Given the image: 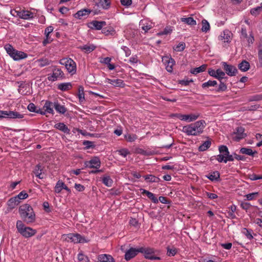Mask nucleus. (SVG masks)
I'll return each instance as SVG.
<instances>
[{
    "label": "nucleus",
    "mask_w": 262,
    "mask_h": 262,
    "mask_svg": "<svg viewBox=\"0 0 262 262\" xmlns=\"http://www.w3.org/2000/svg\"><path fill=\"white\" fill-rule=\"evenodd\" d=\"M206 123L201 120L183 127L182 131L189 136H198L203 132Z\"/></svg>",
    "instance_id": "obj_1"
},
{
    "label": "nucleus",
    "mask_w": 262,
    "mask_h": 262,
    "mask_svg": "<svg viewBox=\"0 0 262 262\" xmlns=\"http://www.w3.org/2000/svg\"><path fill=\"white\" fill-rule=\"evenodd\" d=\"M21 218L27 224L33 223L35 221V214L32 207L28 204H24L19 208Z\"/></svg>",
    "instance_id": "obj_2"
},
{
    "label": "nucleus",
    "mask_w": 262,
    "mask_h": 262,
    "mask_svg": "<svg viewBox=\"0 0 262 262\" xmlns=\"http://www.w3.org/2000/svg\"><path fill=\"white\" fill-rule=\"evenodd\" d=\"M16 226L18 232L26 238L31 237L36 233L35 230L25 226L23 222L20 220L17 221Z\"/></svg>",
    "instance_id": "obj_3"
},
{
    "label": "nucleus",
    "mask_w": 262,
    "mask_h": 262,
    "mask_svg": "<svg viewBox=\"0 0 262 262\" xmlns=\"http://www.w3.org/2000/svg\"><path fill=\"white\" fill-rule=\"evenodd\" d=\"M4 48L7 53L15 60L24 59L27 57L26 53L14 49L10 44L6 45Z\"/></svg>",
    "instance_id": "obj_4"
},
{
    "label": "nucleus",
    "mask_w": 262,
    "mask_h": 262,
    "mask_svg": "<svg viewBox=\"0 0 262 262\" xmlns=\"http://www.w3.org/2000/svg\"><path fill=\"white\" fill-rule=\"evenodd\" d=\"M62 238L67 242L74 243H84L88 242V241L86 240L84 237L78 233L64 234L62 235Z\"/></svg>",
    "instance_id": "obj_5"
},
{
    "label": "nucleus",
    "mask_w": 262,
    "mask_h": 262,
    "mask_svg": "<svg viewBox=\"0 0 262 262\" xmlns=\"http://www.w3.org/2000/svg\"><path fill=\"white\" fill-rule=\"evenodd\" d=\"M139 251L144 254V257L146 259L150 260H160L161 258L159 256L153 255L155 253V250L151 248H139Z\"/></svg>",
    "instance_id": "obj_6"
},
{
    "label": "nucleus",
    "mask_w": 262,
    "mask_h": 262,
    "mask_svg": "<svg viewBox=\"0 0 262 262\" xmlns=\"http://www.w3.org/2000/svg\"><path fill=\"white\" fill-rule=\"evenodd\" d=\"M3 118L21 119L24 118V115L14 111H0V119Z\"/></svg>",
    "instance_id": "obj_7"
},
{
    "label": "nucleus",
    "mask_w": 262,
    "mask_h": 262,
    "mask_svg": "<svg viewBox=\"0 0 262 262\" xmlns=\"http://www.w3.org/2000/svg\"><path fill=\"white\" fill-rule=\"evenodd\" d=\"M60 63L64 65L69 73H74L76 72L75 62L71 58L62 59L60 61Z\"/></svg>",
    "instance_id": "obj_8"
},
{
    "label": "nucleus",
    "mask_w": 262,
    "mask_h": 262,
    "mask_svg": "<svg viewBox=\"0 0 262 262\" xmlns=\"http://www.w3.org/2000/svg\"><path fill=\"white\" fill-rule=\"evenodd\" d=\"M221 64L225 73L229 76H235L238 73L236 68L232 64H228L226 62H222Z\"/></svg>",
    "instance_id": "obj_9"
},
{
    "label": "nucleus",
    "mask_w": 262,
    "mask_h": 262,
    "mask_svg": "<svg viewBox=\"0 0 262 262\" xmlns=\"http://www.w3.org/2000/svg\"><path fill=\"white\" fill-rule=\"evenodd\" d=\"M244 132L245 129L244 127L242 126L237 127L236 132H234L231 135L232 139L235 141L238 142L246 136V134L244 133Z\"/></svg>",
    "instance_id": "obj_10"
},
{
    "label": "nucleus",
    "mask_w": 262,
    "mask_h": 262,
    "mask_svg": "<svg viewBox=\"0 0 262 262\" xmlns=\"http://www.w3.org/2000/svg\"><path fill=\"white\" fill-rule=\"evenodd\" d=\"M64 77V73L60 69L54 68L52 74L48 77V79L50 81H55L58 79H63Z\"/></svg>",
    "instance_id": "obj_11"
},
{
    "label": "nucleus",
    "mask_w": 262,
    "mask_h": 262,
    "mask_svg": "<svg viewBox=\"0 0 262 262\" xmlns=\"http://www.w3.org/2000/svg\"><path fill=\"white\" fill-rule=\"evenodd\" d=\"M162 62L166 66V69L168 72L172 71V67L174 65L175 61L171 57L165 56L162 58Z\"/></svg>",
    "instance_id": "obj_12"
},
{
    "label": "nucleus",
    "mask_w": 262,
    "mask_h": 262,
    "mask_svg": "<svg viewBox=\"0 0 262 262\" xmlns=\"http://www.w3.org/2000/svg\"><path fill=\"white\" fill-rule=\"evenodd\" d=\"M101 164L99 159L97 157H95L89 161L85 162V165L86 167L90 168H98L100 167Z\"/></svg>",
    "instance_id": "obj_13"
},
{
    "label": "nucleus",
    "mask_w": 262,
    "mask_h": 262,
    "mask_svg": "<svg viewBox=\"0 0 262 262\" xmlns=\"http://www.w3.org/2000/svg\"><path fill=\"white\" fill-rule=\"evenodd\" d=\"M106 25V22L104 21L93 20L88 24V27L91 29L100 30Z\"/></svg>",
    "instance_id": "obj_14"
},
{
    "label": "nucleus",
    "mask_w": 262,
    "mask_h": 262,
    "mask_svg": "<svg viewBox=\"0 0 262 262\" xmlns=\"http://www.w3.org/2000/svg\"><path fill=\"white\" fill-rule=\"evenodd\" d=\"M177 116L181 120H184L188 122H191L196 120L199 117V114H189V115H182L177 114Z\"/></svg>",
    "instance_id": "obj_15"
},
{
    "label": "nucleus",
    "mask_w": 262,
    "mask_h": 262,
    "mask_svg": "<svg viewBox=\"0 0 262 262\" xmlns=\"http://www.w3.org/2000/svg\"><path fill=\"white\" fill-rule=\"evenodd\" d=\"M232 35V34L229 30H225L221 33L219 38L225 42H229L230 41Z\"/></svg>",
    "instance_id": "obj_16"
},
{
    "label": "nucleus",
    "mask_w": 262,
    "mask_h": 262,
    "mask_svg": "<svg viewBox=\"0 0 262 262\" xmlns=\"http://www.w3.org/2000/svg\"><path fill=\"white\" fill-rule=\"evenodd\" d=\"M139 252H140L139 248H131L125 252V259L126 260H129L136 256Z\"/></svg>",
    "instance_id": "obj_17"
},
{
    "label": "nucleus",
    "mask_w": 262,
    "mask_h": 262,
    "mask_svg": "<svg viewBox=\"0 0 262 262\" xmlns=\"http://www.w3.org/2000/svg\"><path fill=\"white\" fill-rule=\"evenodd\" d=\"M17 15L20 18L24 19H28L33 17V13L26 10H21L19 11H16Z\"/></svg>",
    "instance_id": "obj_18"
},
{
    "label": "nucleus",
    "mask_w": 262,
    "mask_h": 262,
    "mask_svg": "<svg viewBox=\"0 0 262 262\" xmlns=\"http://www.w3.org/2000/svg\"><path fill=\"white\" fill-rule=\"evenodd\" d=\"M65 189L69 192H71V190L65 185V184L61 181H58L54 188V191L56 193H59L62 189Z\"/></svg>",
    "instance_id": "obj_19"
},
{
    "label": "nucleus",
    "mask_w": 262,
    "mask_h": 262,
    "mask_svg": "<svg viewBox=\"0 0 262 262\" xmlns=\"http://www.w3.org/2000/svg\"><path fill=\"white\" fill-rule=\"evenodd\" d=\"M91 11L88 9H83L78 11L76 13L74 14V16L76 18L81 19L83 17L88 16Z\"/></svg>",
    "instance_id": "obj_20"
},
{
    "label": "nucleus",
    "mask_w": 262,
    "mask_h": 262,
    "mask_svg": "<svg viewBox=\"0 0 262 262\" xmlns=\"http://www.w3.org/2000/svg\"><path fill=\"white\" fill-rule=\"evenodd\" d=\"M98 259L99 262H115L112 256L106 254L99 255Z\"/></svg>",
    "instance_id": "obj_21"
},
{
    "label": "nucleus",
    "mask_w": 262,
    "mask_h": 262,
    "mask_svg": "<svg viewBox=\"0 0 262 262\" xmlns=\"http://www.w3.org/2000/svg\"><path fill=\"white\" fill-rule=\"evenodd\" d=\"M106 81L116 87L123 88L125 86V83L121 79H110L106 78Z\"/></svg>",
    "instance_id": "obj_22"
},
{
    "label": "nucleus",
    "mask_w": 262,
    "mask_h": 262,
    "mask_svg": "<svg viewBox=\"0 0 262 262\" xmlns=\"http://www.w3.org/2000/svg\"><path fill=\"white\" fill-rule=\"evenodd\" d=\"M19 203L20 201L18 200V199L16 196L10 198L7 202L8 209L10 210L14 209Z\"/></svg>",
    "instance_id": "obj_23"
},
{
    "label": "nucleus",
    "mask_w": 262,
    "mask_h": 262,
    "mask_svg": "<svg viewBox=\"0 0 262 262\" xmlns=\"http://www.w3.org/2000/svg\"><path fill=\"white\" fill-rule=\"evenodd\" d=\"M53 107L54 103L49 101H47L43 105V109L45 112H46V113H47L53 114L54 113Z\"/></svg>",
    "instance_id": "obj_24"
},
{
    "label": "nucleus",
    "mask_w": 262,
    "mask_h": 262,
    "mask_svg": "<svg viewBox=\"0 0 262 262\" xmlns=\"http://www.w3.org/2000/svg\"><path fill=\"white\" fill-rule=\"evenodd\" d=\"M54 127L59 130L66 133L67 134H70V129L68 126H66L63 123H58L55 124Z\"/></svg>",
    "instance_id": "obj_25"
},
{
    "label": "nucleus",
    "mask_w": 262,
    "mask_h": 262,
    "mask_svg": "<svg viewBox=\"0 0 262 262\" xmlns=\"http://www.w3.org/2000/svg\"><path fill=\"white\" fill-rule=\"evenodd\" d=\"M54 107L58 113L62 114H64L67 111L64 105L60 104L58 102H54Z\"/></svg>",
    "instance_id": "obj_26"
},
{
    "label": "nucleus",
    "mask_w": 262,
    "mask_h": 262,
    "mask_svg": "<svg viewBox=\"0 0 262 262\" xmlns=\"http://www.w3.org/2000/svg\"><path fill=\"white\" fill-rule=\"evenodd\" d=\"M250 64L247 61L244 60L238 64L239 69L243 72H246L250 69Z\"/></svg>",
    "instance_id": "obj_27"
},
{
    "label": "nucleus",
    "mask_w": 262,
    "mask_h": 262,
    "mask_svg": "<svg viewBox=\"0 0 262 262\" xmlns=\"http://www.w3.org/2000/svg\"><path fill=\"white\" fill-rule=\"evenodd\" d=\"M142 194H146L147 196L150 199L153 203H157L158 202V199L155 196L154 194L145 189H142Z\"/></svg>",
    "instance_id": "obj_28"
},
{
    "label": "nucleus",
    "mask_w": 262,
    "mask_h": 262,
    "mask_svg": "<svg viewBox=\"0 0 262 262\" xmlns=\"http://www.w3.org/2000/svg\"><path fill=\"white\" fill-rule=\"evenodd\" d=\"M96 47L93 45H85L83 46H80L79 49L81 50H84L85 53H90L94 51Z\"/></svg>",
    "instance_id": "obj_29"
},
{
    "label": "nucleus",
    "mask_w": 262,
    "mask_h": 262,
    "mask_svg": "<svg viewBox=\"0 0 262 262\" xmlns=\"http://www.w3.org/2000/svg\"><path fill=\"white\" fill-rule=\"evenodd\" d=\"M240 152L243 154H245L249 156H254L255 154H257L256 151H253L251 148L243 147L240 149Z\"/></svg>",
    "instance_id": "obj_30"
},
{
    "label": "nucleus",
    "mask_w": 262,
    "mask_h": 262,
    "mask_svg": "<svg viewBox=\"0 0 262 262\" xmlns=\"http://www.w3.org/2000/svg\"><path fill=\"white\" fill-rule=\"evenodd\" d=\"M215 73L216 74V79L219 81L223 80V79H227V77H225L226 73L223 72L221 69H218L216 70Z\"/></svg>",
    "instance_id": "obj_31"
},
{
    "label": "nucleus",
    "mask_w": 262,
    "mask_h": 262,
    "mask_svg": "<svg viewBox=\"0 0 262 262\" xmlns=\"http://www.w3.org/2000/svg\"><path fill=\"white\" fill-rule=\"evenodd\" d=\"M102 181L107 187H111L113 183V180L108 176H103L102 178Z\"/></svg>",
    "instance_id": "obj_32"
},
{
    "label": "nucleus",
    "mask_w": 262,
    "mask_h": 262,
    "mask_svg": "<svg viewBox=\"0 0 262 262\" xmlns=\"http://www.w3.org/2000/svg\"><path fill=\"white\" fill-rule=\"evenodd\" d=\"M181 20L182 22H184L190 26H195L196 25V21L194 20V19L191 17L181 18Z\"/></svg>",
    "instance_id": "obj_33"
},
{
    "label": "nucleus",
    "mask_w": 262,
    "mask_h": 262,
    "mask_svg": "<svg viewBox=\"0 0 262 262\" xmlns=\"http://www.w3.org/2000/svg\"><path fill=\"white\" fill-rule=\"evenodd\" d=\"M72 88V85L70 83H62L58 84V89L62 91H66Z\"/></svg>",
    "instance_id": "obj_34"
},
{
    "label": "nucleus",
    "mask_w": 262,
    "mask_h": 262,
    "mask_svg": "<svg viewBox=\"0 0 262 262\" xmlns=\"http://www.w3.org/2000/svg\"><path fill=\"white\" fill-rule=\"evenodd\" d=\"M206 69V65L203 64L201 66L195 68L191 70L190 72L193 74H196L198 73L205 71Z\"/></svg>",
    "instance_id": "obj_35"
},
{
    "label": "nucleus",
    "mask_w": 262,
    "mask_h": 262,
    "mask_svg": "<svg viewBox=\"0 0 262 262\" xmlns=\"http://www.w3.org/2000/svg\"><path fill=\"white\" fill-rule=\"evenodd\" d=\"M145 180H146L148 182H156L158 183L160 181L159 178H157L152 175H146L144 176Z\"/></svg>",
    "instance_id": "obj_36"
},
{
    "label": "nucleus",
    "mask_w": 262,
    "mask_h": 262,
    "mask_svg": "<svg viewBox=\"0 0 262 262\" xmlns=\"http://www.w3.org/2000/svg\"><path fill=\"white\" fill-rule=\"evenodd\" d=\"M202 27L201 30L203 32H207L210 30V27L209 23L206 19H203L202 21Z\"/></svg>",
    "instance_id": "obj_37"
},
{
    "label": "nucleus",
    "mask_w": 262,
    "mask_h": 262,
    "mask_svg": "<svg viewBox=\"0 0 262 262\" xmlns=\"http://www.w3.org/2000/svg\"><path fill=\"white\" fill-rule=\"evenodd\" d=\"M207 178L211 181L217 180L220 178V173L217 171L212 172L209 174Z\"/></svg>",
    "instance_id": "obj_38"
},
{
    "label": "nucleus",
    "mask_w": 262,
    "mask_h": 262,
    "mask_svg": "<svg viewBox=\"0 0 262 262\" xmlns=\"http://www.w3.org/2000/svg\"><path fill=\"white\" fill-rule=\"evenodd\" d=\"M219 150L221 155L226 157L229 154L228 147L225 145H221L219 147Z\"/></svg>",
    "instance_id": "obj_39"
},
{
    "label": "nucleus",
    "mask_w": 262,
    "mask_h": 262,
    "mask_svg": "<svg viewBox=\"0 0 262 262\" xmlns=\"http://www.w3.org/2000/svg\"><path fill=\"white\" fill-rule=\"evenodd\" d=\"M211 145V141H206L199 147V150L201 151H205Z\"/></svg>",
    "instance_id": "obj_40"
},
{
    "label": "nucleus",
    "mask_w": 262,
    "mask_h": 262,
    "mask_svg": "<svg viewBox=\"0 0 262 262\" xmlns=\"http://www.w3.org/2000/svg\"><path fill=\"white\" fill-rule=\"evenodd\" d=\"M100 5L104 9H108L110 7L111 0H100Z\"/></svg>",
    "instance_id": "obj_41"
},
{
    "label": "nucleus",
    "mask_w": 262,
    "mask_h": 262,
    "mask_svg": "<svg viewBox=\"0 0 262 262\" xmlns=\"http://www.w3.org/2000/svg\"><path fill=\"white\" fill-rule=\"evenodd\" d=\"M78 98L79 99V101L80 102H82L85 100L84 98V89L82 86H79L78 88Z\"/></svg>",
    "instance_id": "obj_42"
},
{
    "label": "nucleus",
    "mask_w": 262,
    "mask_h": 262,
    "mask_svg": "<svg viewBox=\"0 0 262 262\" xmlns=\"http://www.w3.org/2000/svg\"><path fill=\"white\" fill-rule=\"evenodd\" d=\"M216 84L217 82L215 80H209L207 82L203 83L202 86L203 88H206L209 86H214Z\"/></svg>",
    "instance_id": "obj_43"
},
{
    "label": "nucleus",
    "mask_w": 262,
    "mask_h": 262,
    "mask_svg": "<svg viewBox=\"0 0 262 262\" xmlns=\"http://www.w3.org/2000/svg\"><path fill=\"white\" fill-rule=\"evenodd\" d=\"M252 230H249L244 228L242 230V233L245 234L249 239L251 240L253 237L252 235Z\"/></svg>",
    "instance_id": "obj_44"
},
{
    "label": "nucleus",
    "mask_w": 262,
    "mask_h": 262,
    "mask_svg": "<svg viewBox=\"0 0 262 262\" xmlns=\"http://www.w3.org/2000/svg\"><path fill=\"white\" fill-rule=\"evenodd\" d=\"M125 139L128 142H134L137 139V136L135 134H128L124 136Z\"/></svg>",
    "instance_id": "obj_45"
},
{
    "label": "nucleus",
    "mask_w": 262,
    "mask_h": 262,
    "mask_svg": "<svg viewBox=\"0 0 262 262\" xmlns=\"http://www.w3.org/2000/svg\"><path fill=\"white\" fill-rule=\"evenodd\" d=\"M185 48V43L183 42H180L176 47H173V49L177 52L183 51Z\"/></svg>",
    "instance_id": "obj_46"
},
{
    "label": "nucleus",
    "mask_w": 262,
    "mask_h": 262,
    "mask_svg": "<svg viewBox=\"0 0 262 262\" xmlns=\"http://www.w3.org/2000/svg\"><path fill=\"white\" fill-rule=\"evenodd\" d=\"M167 255L168 256H174L177 253V250L175 248H170L169 247H167Z\"/></svg>",
    "instance_id": "obj_47"
},
{
    "label": "nucleus",
    "mask_w": 262,
    "mask_h": 262,
    "mask_svg": "<svg viewBox=\"0 0 262 262\" xmlns=\"http://www.w3.org/2000/svg\"><path fill=\"white\" fill-rule=\"evenodd\" d=\"M38 62L39 63V66L41 67L48 66L50 63V61L47 58L39 59Z\"/></svg>",
    "instance_id": "obj_48"
},
{
    "label": "nucleus",
    "mask_w": 262,
    "mask_h": 262,
    "mask_svg": "<svg viewBox=\"0 0 262 262\" xmlns=\"http://www.w3.org/2000/svg\"><path fill=\"white\" fill-rule=\"evenodd\" d=\"M220 81V83L219 84V88H218L217 90H216V91L217 92L225 91L227 89V85L224 83V82L223 81V80H221Z\"/></svg>",
    "instance_id": "obj_49"
},
{
    "label": "nucleus",
    "mask_w": 262,
    "mask_h": 262,
    "mask_svg": "<svg viewBox=\"0 0 262 262\" xmlns=\"http://www.w3.org/2000/svg\"><path fill=\"white\" fill-rule=\"evenodd\" d=\"M262 11V7L258 6L251 10L250 13L252 15H257Z\"/></svg>",
    "instance_id": "obj_50"
},
{
    "label": "nucleus",
    "mask_w": 262,
    "mask_h": 262,
    "mask_svg": "<svg viewBox=\"0 0 262 262\" xmlns=\"http://www.w3.org/2000/svg\"><path fill=\"white\" fill-rule=\"evenodd\" d=\"M83 145L85 146V148L86 149H89L90 148H94L95 147L94 142L90 141H84L83 142Z\"/></svg>",
    "instance_id": "obj_51"
},
{
    "label": "nucleus",
    "mask_w": 262,
    "mask_h": 262,
    "mask_svg": "<svg viewBox=\"0 0 262 262\" xmlns=\"http://www.w3.org/2000/svg\"><path fill=\"white\" fill-rule=\"evenodd\" d=\"M258 57L259 64L260 66L262 67V45H259L258 47Z\"/></svg>",
    "instance_id": "obj_52"
},
{
    "label": "nucleus",
    "mask_w": 262,
    "mask_h": 262,
    "mask_svg": "<svg viewBox=\"0 0 262 262\" xmlns=\"http://www.w3.org/2000/svg\"><path fill=\"white\" fill-rule=\"evenodd\" d=\"M15 196L18 199V200L19 201V200L27 198L28 197V194L25 191H22Z\"/></svg>",
    "instance_id": "obj_53"
},
{
    "label": "nucleus",
    "mask_w": 262,
    "mask_h": 262,
    "mask_svg": "<svg viewBox=\"0 0 262 262\" xmlns=\"http://www.w3.org/2000/svg\"><path fill=\"white\" fill-rule=\"evenodd\" d=\"M262 100V94L255 95L251 97L250 101H258Z\"/></svg>",
    "instance_id": "obj_54"
},
{
    "label": "nucleus",
    "mask_w": 262,
    "mask_h": 262,
    "mask_svg": "<svg viewBox=\"0 0 262 262\" xmlns=\"http://www.w3.org/2000/svg\"><path fill=\"white\" fill-rule=\"evenodd\" d=\"M258 195V192H253L247 194L245 195L247 200L250 201L254 199L255 197Z\"/></svg>",
    "instance_id": "obj_55"
},
{
    "label": "nucleus",
    "mask_w": 262,
    "mask_h": 262,
    "mask_svg": "<svg viewBox=\"0 0 262 262\" xmlns=\"http://www.w3.org/2000/svg\"><path fill=\"white\" fill-rule=\"evenodd\" d=\"M78 259L79 261H82L84 262H88L89 259L86 256L84 255L82 253H79L78 255Z\"/></svg>",
    "instance_id": "obj_56"
},
{
    "label": "nucleus",
    "mask_w": 262,
    "mask_h": 262,
    "mask_svg": "<svg viewBox=\"0 0 262 262\" xmlns=\"http://www.w3.org/2000/svg\"><path fill=\"white\" fill-rule=\"evenodd\" d=\"M172 30L170 27H166L163 31H161L158 33V35H166L170 33Z\"/></svg>",
    "instance_id": "obj_57"
},
{
    "label": "nucleus",
    "mask_w": 262,
    "mask_h": 262,
    "mask_svg": "<svg viewBox=\"0 0 262 262\" xmlns=\"http://www.w3.org/2000/svg\"><path fill=\"white\" fill-rule=\"evenodd\" d=\"M117 152L119 154V155L124 157H126V156L129 154V151L127 149L124 148L117 150Z\"/></svg>",
    "instance_id": "obj_58"
},
{
    "label": "nucleus",
    "mask_w": 262,
    "mask_h": 262,
    "mask_svg": "<svg viewBox=\"0 0 262 262\" xmlns=\"http://www.w3.org/2000/svg\"><path fill=\"white\" fill-rule=\"evenodd\" d=\"M251 206V205H250V204L249 203H247V202H243L241 204V207L244 210H248L250 207Z\"/></svg>",
    "instance_id": "obj_59"
},
{
    "label": "nucleus",
    "mask_w": 262,
    "mask_h": 262,
    "mask_svg": "<svg viewBox=\"0 0 262 262\" xmlns=\"http://www.w3.org/2000/svg\"><path fill=\"white\" fill-rule=\"evenodd\" d=\"M114 30L112 28H104L102 29V32L105 34L106 35H108L110 34H112V32H114Z\"/></svg>",
    "instance_id": "obj_60"
},
{
    "label": "nucleus",
    "mask_w": 262,
    "mask_h": 262,
    "mask_svg": "<svg viewBox=\"0 0 262 262\" xmlns=\"http://www.w3.org/2000/svg\"><path fill=\"white\" fill-rule=\"evenodd\" d=\"M235 210H236V206L235 205H232L231 206V212L229 213V215L232 219H235L236 217L234 213Z\"/></svg>",
    "instance_id": "obj_61"
},
{
    "label": "nucleus",
    "mask_w": 262,
    "mask_h": 262,
    "mask_svg": "<svg viewBox=\"0 0 262 262\" xmlns=\"http://www.w3.org/2000/svg\"><path fill=\"white\" fill-rule=\"evenodd\" d=\"M121 4L123 6L128 7L131 5L132 3V0H120Z\"/></svg>",
    "instance_id": "obj_62"
},
{
    "label": "nucleus",
    "mask_w": 262,
    "mask_h": 262,
    "mask_svg": "<svg viewBox=\"0 0 262 262\" xmlns=\"http://www.w3.org/2000/svg\"><path fill=\"white\" fill-rule=\"evenodd\" d=\"M28 109L29 111L32 112H35L37 107L34 105V104L31 103H30L28 106Z\"/></svg>",
    "instance_id": "obj_63"
},
{
    "label": "nucleus",
    "mask_w": 262,
    "mask_h": 262,
    "mask_svg": "<svg viewBox=\"0 0 262 262\" xmlns=\"http://www.w3.org/2000/svg\"><path fill=\"white\" fill-rule=\"evenodd\" d=\"M53 30V28L52 26H49L45 29V33L47 38L49 36V34L51 33Z\"/></svg>",
    "instance_id": "obj_64"
}]
</instances>
